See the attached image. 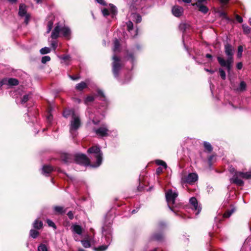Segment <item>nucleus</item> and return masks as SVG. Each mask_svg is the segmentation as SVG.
<instances>
[{
  "mask_svg": "<svg viewBox=\"0 0 251 251\" xmlns=\"http://www.w3.org/2000/svg\"><path fill=\"white\" fill-rule=\"evenodd\" d=\"M173 14L176 17L180 16L183 12V9L182 7L179 6H174L172 9Z\"/></svg>",
  "mask_w": 251,
  "mask_h": 251,
  "instance_id": "obj_13",
  "label": "nucleus"
},
{
  "mask_svg": "<svg viewBox=\"0 0 251 251\" xmlns=\"http://www.w3.org/2000/svg\"><path fill=\"white\" fill-rule=\"evenodd\" d=\"M53 24V22L52 21V18L50 19V20L49 21L47 24V33H49L51 30L52 25Z\"/></svg>",
  "mask_w": 251,
  "mask_h": 251,
  "instance_id": "obj_29",
  "label": "nucleus"
},
{
  "mask_svg": "<svg viewBox=\"0 0 251 251\" xmlns=\"http://www.w3.org/2000/svg\"><path fill=\"white\" fill-rule=\"evenodd\" d=\"M81 120L79 115L73 114L70 123V132L73 138L77 135V130L81 126Z\"/></svg>",
  "mask_w": 251,
  "mask_h": 251,
  "instance_id": "obj_3",
  "label": "nucleus"
},
{
  "mask_svg": "<svg viewBox=\"0 0 251 251\" xmlns=\"http://www.w3.org/2000/svg\"><path fill=\"white\" fill-rule=\"evenodd\" d=\"M29 95L28 94L24 95L21 100V103L24 104L29 99Z\"/></svg>",
  "mask_w": 251,
  "mask_h": 251,
  "instance_id": "obj_38",
  "label": "nucleus"
},
{
  "mask_svg": "<svg viewBox=\"0 0 251 251\" xmlns=\"http://www.w3.org/2000/svg\"><path fill=\"white\" fill-rule=\"evenodd\" d=\"M116 12H117L116 8L115 6H113V5H111L110 9L109 10L106 8L103 9L102 10V13L104 17H106L108 15H109V14H111L112 17H113L116 13Z\"/></svg>",
  "mask_w": 251,
  "mask_h": 251,
  "instance_id": "obj_12",
  "label": "nucleus"
},
{
  "mask_svg": "<svg viewBox=\"0 0 251 251\" xmlns=\"http://www.w3.org/2000/svg\"><path fill=\"white\" fill-rule=\"evenodd\" d=\"M198 175L196 173H192L188 175L182 174L181 177V182L182 184H191L196 182L198 180Z\"/></svg>",
  "mask_w": 251,
  "mask_h": 251,
  "instance_id": "obj_6",
  "label": "nucleus"
},
{
  "mask_svg": "<svg viewBox=\"0 0 251 251\" xmlns=\"http://www.w3.org/2000/svg\"><path fill=\"white\" fill-rule=\"evenodd\" d=\"M166 199L169 207L171 209V205L173 206L175 204L176 199L178 196V193L172 189L169 190L166 192Z\"/></svg>",
  "mask_w": 251,
  "mask_h": 251,
  "instance_id": "obj_5",
  "label": "nucleus"
},
{
  "mask_svg": "<svg viewBox=\"0 0 251 251\" xmlns=\"http://www.w3.org/2000/svg\"><path fill=\"white\" fill-rule=\"evenodd\" d=\"M155 163L158 165H160V166H162L164 167V168L165 169H166L167 167L166 163L164 161H163V160H159V159L156 160Z\"/></svg>",
  "mask_w": 251,
  "mask_h": 251,
  "instance_id": "obj_36",
  "label": "nucleus"
},
{
  "mask_svg": "<svg viewBox=\"0 0 251 251\" xmlns=\"http://www.w3.org/2000/svg\"><path fill=\"white\" fill-rule=\"evenodd\" d=\"M58 57L60 59H62V60H64V61L70 60V58H71V57H70V56L69 55H63V56H59Z\"/></svg>",
  "mask_w": 251,
  "mask_h": 251,
  "instance_id": "obj_44",
  "label": "nucleus"
},
{
  "mask_svg": "<svg viewBox=\"0 0 251 251\" xmlns=\"http://www.w3.org/2000/svg\"><path fill=\"white\" fill-rule=\"evenodd\" d=\"M69 77L73 80H76L79 78V77H78V76H73V75H69Z\"/></svg>",
  "mask_w": 251,
  "mask_h": 251,
  "instance_id": "obj_55",
  "label": "nucleus"
},
{
  "mask_svg": "<svg viewBox=\"0 0 251 251\" xmlns=\"http://www.w3.org/2000/svg\"><path fill=\"white\" fill-rule=\"evenodd\" d=\"M62 160L66 163H68L71 162L70 155L69 154H65L62 157Z\"/></svg>",
  "mask_w": 251,
  "mask_h": 251,
  "instance_id": "obj_37",
  "label": "nucleus"
},
{
  "mask_svg": "<svg viewBox=\"0 0 251 251\" xmlns=\"http://www.w3.org/2000/svg\"><path fill=\"white\" fill-rule=\"evenodd\" d=\"M25 16V23L26 25H27L30 17V16L29 14L26 15Z\"/></svg>",
  "mask_w": 251,
  "mask_h": 251,
  "instance_id": "obj_51",
  "label": "nucleus"
},
{
  "mask_svg": "<svg viewBox=\"0 0 251 251\" xmlns=\"http://www.w3.org/2000/svg\"><path fill=\"white\" fill-rule=\"evenodd\" d=\"M98 3L102 4V5H105V3L104 1L103 0H96Z\"/></svg>",
  "mask_w": 251,
  "mask_h": 251,
  "instance_id": "obj_59",
  "label": "nucleus"
},
{
  "mask_svg": "<svg viewBox=\"0 0 251 251\" xmlns=\"http://www.w3.org/2000/svg\"><path fill=\"white\" fill-rule=\"evenodd\" d=\"M52 117L51 115H50L47 117V120L49 122H50L52 120Z\"/></svg>",
  "mask_w": 251,
  "mask_h": 251,
  "instance_id": "obj_61",
  "label": "nucleus"
},
{
  "mask_svg": "<svg viewBox=\"0 0 251 251\" xmlns=\"http://www.w3.org/2000/svg\"><path fill=\"white\" fill-rule=\"evenodd\" d=\"M243 67V64L242 62H239L237 64V68L239 70H241Z\"/></svg>",
  "mask_w": 251,
  "mask_h": 251,
  "instance_id": "obj_56",
  "label": "nucleus"
},
{
  "mask_svg": "<svg viewBox=\"0 0 251 251\" xmlns=\"http://www.w3.org/2000/svg\"><path fill=\"white\" fill-rule=\"evenodd\" d=\"M75 161L80 164L89 165L90 164L89 159L84 154H77L75 156Z\"/></svg>",
  "mask_w": 251,
  "mask_h": 251,
  "instance_id": "obj_9",
  "label": "nucleus"
},
{
  "mask_svg": "<svg viewBox=\"0 0 251 251\" xmlns=\"http://www.w3.org/2000/svg\"><path fill=\"white\" fill-rule=\"evenodd\" d=\"M120 47V43L119 41L117 39H115L114 41V47H113V51L116 52L117 51H119Z\"/></svg>",
  "mask_w": 251,
  "mask_h": 251,
  "instance_id": "obj_28",
  "label": "nucleus"
},
{
  "mask_svg": "<svg viewBox=\"0 0 251 251\" xmlns=\"http://www.w3.org/2000/svg\"><path fill=\"white\" fill-rule=\"evenodd\" d=\"M54 211L57 214H62L65 212V210L64 209L63 207L60 206H56L53 208Z\"/></svg>",
  "mask_w": 251,
  "mask_h": 251,
  "instance_id": "obj_24",
  "label": "nucleus"
},
{
  "mask_svg": "<svg viewBox=\"0 0 251 251\" xmlns=\"http://www.w3.org/2000/svg\"><path fill=\"white\" fill-rule=\"evenodd\" d=\"M106 238L108 239L107 243H108V244L102 245V246H100L98 248H96L95 250L97 251H104L105 250H106L107 249L108 246L110 244V243L111 241L110 235H109L108 236L106 237Z\"/></svg>",
  "mask_w": 251,
  "mask_h": 251,
  "instance_id": "obj_17",
  "label": "nucleus"
},
{
  "mask_svg": "<svg viewBox=\"0 0 251 251\" xmlns=\"http://www.w3.org/2000/svg\"><path fill=\"white\" fill-rule=\"evenodd\" d=\"M73 114H77L74 110L66 109L64 111L63 116L65 118H68L69 116L73 117Z\"/></svg>",
  "mask_w": 251,
  "mask_h": 251,
  "instance_id": "obj_21",
  "label": "nucleus"
},
{
  "mask_svg": "<svg viewBox=\"0 0 251 251\" xmlns=\"http://www.w3.org/2000/svg\"><path fill=\"white\" fill-rule=\"evenodd\" d=\"M81 242L84 248H88L91 247V244L88 240H83L81 241Z\"/></svg>",
  "mask_w": 251,
  "mask_h": 251,
  "instance_id": "obj_35",
  "label": "nucleus"
},
{
  "mask_svg": "<svg viewBox=\"0 0 251 251\" xmlns=\"http://www.w3.org/2000/svg\"><path fill=\"white\" fill-rule=\"evenodd\" d=\"M205 70L207 72H209L211 74H212L214 73V71H212V70H209L208 69H205Z\"/></svg>",
  "mask_w": 251,
  "mask_h": 251,
  "instance_id": "obj_64",
  "label": "nucleus"
},
{
  "mask_svg": "<svg viewBox=\"0 0 251 251\" xmlns=\"http://www.w3.org/2000/svg\"><path fill=\"white\" fill-rule=\"evenodd\" d=\"M236 19L239 23H241L243 22V19L241 16L239 15H236Z\"/></svg>",
  "mask_w": 251,
  "mask_h": 251,
  "instance_id": "obj_53",
  "label": "nucleus"
},
{
  "mask_svg": "<svg viewBox=\"0 0 251 251\" xmlns=\"http://www.w3.org/2000/svg\"><path fill=\"white\" fill-rule=\"evenodd\" d=\"M234 49L232 46L228 43L225 45V51L227 56L226 60L223 58L218 56L217 60L222 67H226L228 72L232 68V64L233 62V55L234 54Z\"/></svg>",
  "mask_w": 251,
  "mask_h": 251,
  "instance_id": "obj_1",
  "label": "nucleus"
},
{
  "mask_svg": "<svg viewBox=\"0 0 251 251\" xmlns=\"http://www.w3.org/2000/svg\"><path fill=\"white\" fill-rule=\"evenodd\" d=\"M126 25H127V29L129 31H130L131 30H132L133 27V24L132 22L128 21L126 23Z\"/></svg>",
  "mask_w": 251,
  "mask_h": 251,
  "instance_id": "obj_47",
  "label": "nucleus"
},
{
  "mask_svg": "<svg viewBox=\"0 0 251 251\" xmlns=\"http://www.w3.org/2000/svg\"><path fill=\"white\" fill-rule=\"evenodd\" d=\"M33 226L34 228L37 229H40L43 226V223L41 221L36 220L33 224Z\"/></svg>",
  "mask_w": 251,
  "mask_h": 251,
  "instance_id": "obj_23",
  "label": "nucleus"
},
{
  "mask_svg": "<svg viewBox=\"0 0 251 251\" xmlns=\"http://www.w3.org/2000/svg\"><path fill=\"white\" fill-rule=\"evenodd\" d=\"M113 59L114 60L112 65L113 73L115 77H118L119 71L121 69V65L120 63V59L117 56L115 55L113 56Z\"/></svg>",
  "mask_w": 251,
  "mask_h": 251,
  "instance_id": "obj_7",
  "label": "nucleus"
},
{
  "mask_svg": "<svg viewBox=\"0 0 251 251\" xmlns=\"http://www.w3.org/2000/svg\"><path fill=\"white\" fill-rule=\"evenodd\" d=\"M219 14L220 17H223V18L226 19L227 21H229L230 19L227 16L226 13L222 11H220L218 12Z\"/></svg>",
  "mask_w": 251,
  "mask_h": 251,
  "instance_id": "obj_39",
  "label": "nucleus"
},
{
  "mask_svg": "<svg viewBox=\"0 0 251 251\" xmlns=\"http://www.w3.org/2000/svg\"><path fill=\"white\" fill-rule=\"evenodd\" d=\"M243 28L244 31L246 33L249 32L251 29V28L248 26L245 25H243Z\"/></svg>",
  "mask_w": 251,
  "mask_h": 251,
  "instance_id": "obj_50",
  "label": "nucleus"
},
{
  "mask_svg": "<svg viewBox=\"0 0 251 251\" xmlns=\"http://www.w3.org/2000/svg\"><path fill=\"white\" fill-rule=\"evenodd\" d=\"M239 175L241 176V177L243 178L249 179L251 178V171L243 173L239 172Z\"/></svg>",
  "mask_w": 251,
  "mask_h": 251,
  "instance_id": "obj_26",
  "label": "nucleus"
},
{
  "mask_svg": "<svg viewBox=\"0 0 251 251\" xmlns=\"http://www.w3.org/2000/svg\"><path fill=\"white\" fill-rule=\"evenodd\" d=\"M189 25L187 24L182 23L180 24L179 25V29L182 32H184L186 29L188 27Z\"/></svg>",
  "mask_w": 251,
  "mask_h": 251,
  "instance_id": "obj_30",
  "label": "nucleus"
},
{
  "mask_svg": "<svg viewBox=\"0 0 251 251\" xmlns=\"http://www.w3.org/2000/svg\"><path fill=\"white\" fill-rule=\"evenodd\" d=\"M38 251H48V249L45 244H41L38 248Z\"/></svg>",
  "mask_w": 251,
  "mask_h": 251,
  "instance_id": "obj_40",
  "label": "nucleus"
},
{
  "mask_svg": "<svg viewBox=\"0 0 251 251\" xmlns=\"http://www.w3.org/2000/svg\"><path fill=\"white\" fill-rule=\"evenodd\" d=\"M203 145L205 148V149L207 150L209 152H210L212 150V147L211 145V144L207 142H204L203 143Z\"/></svg>",
  "mask_w": 251,
  "mask_h": 251,
  "instance_id": "obj_33",
  "label": "nucleus"
},
{
  "mask_svg": "<svg viewBox=\"0 0 251 251\" xmlns=\"http://www.w3.org/2000/svg\"><path fill=\"white\" fill-rule=\"evenodd\" d=\"M87 87V84L84 81L78 83L75 86V88L78 91H81Z\"/></svg>",
  "mask_w": 251,
  "mask_h": 251,
  "instance_id": "obj_22",
  "label": "nucleus"
},
{
  "mask_svg": "<svg viewBox=\"0 0 251 251\" xmlns=\"http://www.w3.org/2000/svg\"><path fill=\"white\" fill-rule=\"evenodd\" d=\"M40 52L42 54H45L50 53V49L48 47H44L40 50Z\"/></svg>",
  "mask_w": 251,
  "mask_h": 251,
  "instance_id": "obj_34",
  "label": "nucleus"
},
{
  "mask_svg": "<svg viewBox=\"0 0 251 251\" xmlns=\"http://www.w3.org/2000/svg\"><path fill=\"white\" fill-rule=\"evenodd\" d=\"M47 223L48 224V225L49 226L52 227L54 229H56V226H55L54 223L51 220H50V219H47Z\"/></svg>",
  "mask_w": 251,
  "mask_h": 251,
  "instance_id": "obj_46",
  "label": "nucleus"
},
{
  "mask_svg": "<svg viewBox=\"0 0 251 251\" xmlns=\"http://www.w3.org/2000/svg\"><path fill=\"white\" fill-rule=\"evenodd\" d=\"M235 211V208H232L230 210H227L223 215L224 218H228Z\"/></svg>",
  "mask_w": 251,
  "mask_h": 251,
  "instance_id": "obj_27",
  "label": "nucleus"
},
{
  "mask_svg": "<svg viewBox=\"0 0 251 251\" xmlns=\"http://www.w3.org/2000/svg\"><path fill=\"white\" fill-rule=\"evenodd\" d=\"M39 232L35 230L31 229L30 231V235L33 238H36L39 235Z\"/></svg>",
  "mask_w": 251,
  "mask_h": 251,
  "instance_id": "obj_32",
  "label": "nucleus"
},
{
  "mask_svg": "<svg viewBox=\"0 0 251 251\" xmlns=\"http://www.w3.org/2000/svg\"><path fill=\"white\" fill-rule=\"evenodd\" d=\"M130 18L133 21H135L137 23H140L142 21L141 16L136 13H131Z\"/></svg>",
  "mask_w": 251,
  "mask_h": 251,
  "instance_id": "obj_20",
  "label": "nucleus"
},
{
  "mask_svg": "<svg viewBox=\"0 0 251 251\" xmlns=\"http://www.w3.org/2000/svg\"><path fill=\"white\" fill-rule=\"evenodd\" d=\"M205 56L206 58L210 59H211L212 58V56L210 54H206Z\"/></svg>",
  "mask_w": 251,
  "mask_h": 251,
  "instance_id": "obj_63",
  "label": "nucleus"
},
{
  "mask_svg": "<svg viewBox=\"0 0 251 251\" xmlns=\"http://www.w3.org/2000/svg\"><path fill=\"white\" fill-rule=\"evenodd\" d=\"M67 215L71 220L73 219L74 218V214L71 211L68 212Z\"/></svg>",
  "mask_w": 251,
  "mask_h": 251,
  "instance_id": "obj_54",
  "label": "nucleus"
},
{
  "mask_svg": "<svg viewBox=\"0 0 251 251\" xmlns=\"http://www.w3.org/2000/svg\"><path fill=\"white\" fill-rule=\"evenodd\" d=\"M88 152L93 154V157L96 159V163L91 166L95 168L100 166L102 161V152L100 149L97 146L92 147L88 149Z\"/></svg>",
  "mask_w": 251,
  "mask_h": 251,
  "instance_id": "obj_4",
  "label": "nucleus"
},
{
  "mask_svg": "<svg viewBox=\"0 0 251 251\" xmlns=\"http://www.w3.org/2000/svg\"><path fill=\"white\" fill-rule=\"evenodd\" d=\"M71 30L69 27L58 24L51 32V38L55 39L61 36L67 40H70L71 38Z\"/></svg>",
  "mask_w": 251,
  "mask_h": 251,
  "instance_id": "obj_2",
  "label": "nucleus"
},
{
  "mask_svg": "<svg viewBox=\"0 0 251 251\" xmlns=\"http://www.w3.org/2000/svg\"><path fill=\"white\" fill-rule=\"evenodd\" d=\"M96 134L99 137H105L109 135V130L106 125H102L97 129H94Z\"/></svg>",
  "mask_w": 251,
  "mask_h": 251,
  "instance_id": "obj_8",
  "label": "nucleus"
},
{
  "mask_svg": "<svg viewBox=\"0 0 251 251\" xmlns=\"http://www.w3.org/2000/svg\"><path fill=\"white\" fill-rule=\"evenodd\" d=\"M98 95L99 96H100V97H102L103 100L105 99L104 94H103V92L101 90H99L98 91Z\"/></svg>",
  "mask_w": 251,
  "mask_h": 251,
  "instance_id": "obj_52",
  "label": "nucleus"
},
{
  "mask_svg": "<svg viewBox=\"0 0 251 251\" xmlns=\"http://www.w3.org/2000/svg\"><path fill=\"white\" fill-rule=\"evenodd\" d=\"M163 238V235L161 233L154 234L152 236V239L157 241H160Z\"/></svg>",
  "mask_w": 251,
  "mask_h": 251,
  "instance_id": "obj_31",
  "label": "nucleus"
},
{
  "mask_svg": "<svg viewBox=\"0 0 251 251\" xmlns=\"http://www.w3.org/2000/svg\"><path fill=\"white\" fill-rule=\"evenodd\" d=\"M18 14L21 17H24L27 13V7L25 4H21L19 6Z\"/></svg>",
  "mask_w": 251,
  "mask_h": 251,
  "instance_id": "obj_14",
  "label": "nucleus"
},
{
  "mask_svg": "<svg viewBox=\"0 0 251 251\" xmlns=\"http://www.w3.org/2000/svg\"><path fill=\"white\" fill-rule=\"evenodd\" d=\"M4 81H5V85L9 86H15L18 84V81L15 78H4Z\"/></svg>",
  "mask_w": 251,
  "mask_h": 251,
  "instance_id": "obj_15",
  "label": "nucleus"
},
{
  "mask_svg": "<svg viewBox=\"0 0 251 251\" xmlns=\"http://www.w3.org/2000/svg\"><path fill=\"white\" fill-rule=\"evenodd\" d=\"M246 83L244 81H242L240 82L239 87L236 89V91L238 92L244 91L246 90Z\"/></svg>",
  "mask_w": 251,
  "mask_h": 251,
  "instance_id": "obj_25",
  "label": "nucleus"
},
{
  "mask_svg": "<svg viewBox=\"0 0 251 251\" xmlns=\"http://www.w3.org/2000/svg\"><path fill=\"white\" fill-rule=\"evenodd\" d=\"M53 170V168L49 165H45L42 168V173L46 176L50 173Z\"/></svg>",
  "mask_w": 251,
  "mask_h": 251,
  "instance_id": "obj_16",
  "label": "nucleus"
},
{
  "mask_svg": "<svg viewBox=\"0 0 251 251\" xmlns=\"http://www.w3.org/2000/svg\"><path fill=\"white\" fill-rule=\"evenodd\" d=\"M219 73H220V75L221 76V77H222V78L223 79H226V73L225 72V71L221 68H220L219 69Z\"/></svg>",
  "mask_w": 251,
  "mask_h": 251,
  "instance_id": "obj_42",
  "label": "nucleus"
},
{
  "mask_svg": "<svg viewBox=\"0 0 251 251\" xmlns=\"http://www.w3.org/2000/svg\"><path fill=\"white\" fill-rule=\"evenodd\" d=\"M5 85V81H4V78L0 80V89L2 85Z\"/></svg>",
  "mask_w": 251,
  "mask_h": 251,
  "instance_id": "obj_57",
  "label": "nucleus"
},
{
  "mask_svg": "<svg viewBox=\"0 0 251 251\" xmlns=\"http://www.w3.org/2000/svg\"><path fill=\"white\" fill-rule=\"evenodd\" d=\"M50 45L51 47L52 48L53 50H55L57 47V43L55 41H52L51 42Z\"/></svg>",
  "mask_w": 251,
  "mask_h": 251,
  "instance_id": "obj_48",
  "label": "nucleus"
},
{
  "mask_svg": "<svg viewBox=\"0 0 251 251\" xmlns=\"http://www.w3.org/2000/svg\"><path fill=\"white\" fill-rule=\"evenodd\" d=\"M243 51V47L241 46H239L238 49V53H237L238 57L240 58L242 56Z\"/></svg>",
  "mask_w": 251,
  "mask_h": 251,
  "instance_id": "obj_41",
  "label": "nucleus"
},
{
  "mask_svg": "<svg viewBox=\"0 0 251 251\" xmlns=\"http://www.w3.org/2000/svg\"><path fill=\"white\" fill-rule=\"evenodd\" d=\"M190 204L192 206V208L195 211H197L196 213L198 215L201 210V207L198 205L197 200L195 197H192L189 200Z\"/></svg>",
  "mask_w": 251,
  "mask_h": 251,
  "instance_id": "obj_11",
  "label": "nucleus"
},
{
  "mask_svg": "<svg viewBox=\"0 0 251 251\" xmlns=\"http://www.w3.org/2000/svg\"><path fill=\"white\" fill-rule=\"evenodd\" d=\"M207 1V0H198V2L197 3H198L199 4H201V3H205L206 1Z\"/></svg>",
  "mask_w": 251,
  "mask_h": 251,
  "instance_id": "obj_60",
  "label": "nucleus"
},
{
  "mask_svg": "<svg viewBox=\"0 0 251 251\" xmlns=\"http://www.w3.org/2000/svg\"><path fill=\"white\" fill-rule=\"evenodd\" d=\"M127 59L130 60L131 62H133L134 60V55L131 53H128L127 55Z\"/></svg>",
  "mask_w": 251,
  "mask_h": 251,
  "instance_id": "obj_49",
  "label": "nucleus"
},
{
  "mask_svg": "<svg viewBox=\"0 0 251 251\" xmlns=\"http://www.w3.org/2000/svg\"><path fill=\"white\" fill-rule=\"evenodd\" d=\"M193 5L197 6L199 8V10L204 14H205L208 12V9L206 6L203 5L202 3L199 4L198 3H195L193 4Z\"/></svg>",
  "mask_w": 251,
  "mask_h": 251,
  "instance_id": "obj_18",
  "label": "nucleus"
},
{
  "mask_svg": "<svg viewBox=\"0 0 251 251\" xmlns=\"http://www.w3.org/2000/svg\"><path fill=\"white\" fill-rule=\"evenodd\" d=\"M50 58L49 56H44L42 58V63L45 64L50 61Z\"/></svg>",
  "mask_w": 251,
  "mask_h": 251,
  "instance_id": "obj_45",
  "label": "nucleus"
},
{
  "mask_svg": "<svg viewBox=\"0 0 251 251\" xmlns=\"http://www.w3.org/2000/svg\"><path fill=\"white\" fill-rule=\"evenodd\" d=\"M72 228L73 231L76 233L78 235H81L82 233V227L77 225H73L72 226Z\"/></svg>",
  "mask_w": 251,
  "mask_h": 251,
  "instance_id": "obj_19",
  "label": "nucleus"
},
{
  "mask_svg": "<svg viewBox=\"0 0 251 251\" xmlns=\"http://www.w3.org/2000/svg\"><path fill=\"white\" fill-rule=\"evenodd\" d=\"M184 2H185V3H190L191 2V0H182ZM180 0H178V2H180Z\"/></svg>",
  "mask_w": 251,
  "mask_h": 251,
  "instance_id": "obj_62",
  "label": "nucleus"
},
{
  "mask_svg": "<svg viewBox=\"0 0 251 251\" xmlns=\"http://www.w3.org/2000/svg\"><path fill=\"white\" fill-rule=\"evenodd\" d=\"M162 172V169L161 167H158L156 169V173L159 175Z\"/></svg>",
  "mask_w": 251,
  "mask_h": 251,
  "instance_id": "obj_58",
  "label": "nucleus"
},
{
  "mask_svg": "<svg viewBox=\"0 0 251 251\" xmlns=\"http://www.w3.org/2000/svg\"><path fill=\"white\" fill-rule=\"evenodd\" d=\"M241 176L239 175V172L235 173L233 177L230 179V182L234 183L239 186H242L244 184L243 181L241 179Z\"/></svg>",
  "mask_w": 251,
  "mask_h": 251,
  "instance_id": "obj_10",
  "label": "nucleus"
},
{
  "mask_svg": "<svg viewBox=\"0 0 251 251\" xmlns=\"http://www.w3.org/2000/svg\"><path fill=\"white\" fill-rule=\"evenodd\" d=\"M94 100V97L92 96H88L85 100V103H88L89 102H92Z\"/></svg>",
  "mask_w": 251,
  "mask_h": 251,
  "instance_id": "obj_43",
  "label": "nucleus"
}]
</instances>
